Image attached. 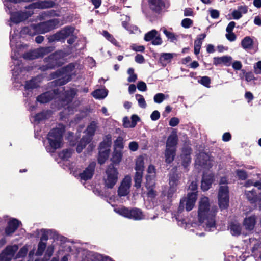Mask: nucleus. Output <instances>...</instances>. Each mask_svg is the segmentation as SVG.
Returning a JSON list of instances; mask_svg holds the SVG:
<instances>
[{
  "mask_svg": "<svg viewBox=\"0 0 261 261\" xmlns=\"http://www.w3.org/2000/svg\"><path fill=\"white\" fill-rule=\"evenodd\" d=\"M59 23V19L54 18L38 24H31L29 26L24 27L22 29L21 32L23 34L31 36L45 34L57 28Z\"/></svg>",
  "mask_w": 261,
  "mask_h": 261,
  "instance_id": "1",
  "label": "nucleus"
},
{
  "mask_svg": "<svg viewBox=\"0 0 261 261\" xmlns=\"http://www.w3.org/2000/svg\"><path fill=\"white\" fill-rule=\"evenodd\" d=\"M68 55L62 49L57 50L44 58L43 62L45 65L40 66L38 69L42 72H45L61 67L64 64V58Z\"/></svg>",
  "mask_w": 261,
  "mask_h": 261,
  "instance_id": "2",
  "label": "nucleus"
},
{
  "mask_svg": "<svg viewBox=\"0 0 261 261\" xmlns=\"http://www.w3.org/2000/svg\"><path fill=\"white\" fill-rule=\"evenodd\" d=\"M65 127L62 124H60L58 127L51 129L47 134V139L49 147L47 148L49 152H54L55 150L62 147V142Z\"/></svg>",
  "mask_w": 261,
  "mask_h": 261,
  "instance_id": "3",
  "label": "nucleus"
},
{
  "mask_svg": "<svg viewBox=\"0 0 261 261\" xmlns=\"http://www.w3.org/2000/svg\"><path fill=\"white\" fill-rule=\"evenodd\" d=\"M197 188L198 185L196 182L192 181L190 184L189 189L193 192L188 193L186 196L180 199L177 209L178 213H182L185 208L187 212H189L193 208L197 199Z\"/></svg>",
  "mask_w": 261,
  "mask_h": 261,
  "instance_id": "4",
  "label": "nucleus"
},
{
  "mask_svg": "<svg viewBox=\"0 0 261 261\" xmlns=\"http://www.w3.org/2000/svg\"><path fill=\"white\" fill-rule=\"evenodd\" d=\"M112 144V136L110 134L105 136L103 140L99 145L97 162L100 165H103L108 159L110 153V147Z\"/></svg>",
  "mask_w": 261,
  "mask_h": 261,
  "instance_id": "5",
  "label": "nucleus"
},
{
  "mask_svg": "<svg viewBox=\"0 0 261 261\" xmlns=\"http://www.w3.org/2000/svg\"><path fill=\"white\" fill-rule=\"evenodd\" d=\"M118 171L113 164H110L107 167L103 177L105 187L112 189L116 184L118 179Z\"/></svg>",
  "mask_w": 261,
  "mask_h": 261,
  "instance_id": "6",
  "label": "nucleus"
},
{
  "mask_svg": "<svg viewBox=\"0 0 261 261\" xmlns=\"http://www.w3.org/2000/svg\"><path fill=\"white\" fill-rule=\"evenodd\" d=\"M218 201L219 206L221 210L228 208L229 205V189L228 185L219 186Z\"/></svg>",
  "mask_w": 261,
  "mask_h": 261,
  "instance_id": "7",
  "label": "nucleus"
},
{
  "mask_svg": "<svg viewBox=\"0 0 261 261\" xmlns=\"http://www.w3.org/2000/svg\"><path fill=\"white\" fill-rule=\"evenodd\" d=\"M74 28L71 26H65L61 30L57 32L48 37V42L64 41L65 39L73 33Z\"/></svg>",
  "mask_w": 261,
  "mask_h": 261,
  "instance_id": "8",
  "label": "nucleus"
},
{
  "mask_svg": "<svg viewBox=\"0 0 261 261\" xmlns=\"http://www.w3.org/2000/svg\"><path fill=\"white\" fill-rule=\"evenodd\" d=\"M54 46L42 47L27 52L23 55V58L27 60H34L42 58L55 50Z\"/></svg>",
  "mask_w": 261,
  "mask_h": 261,
  "instance_id": "9",
  "label": "nucleus"
},
{
  "mask_svg": "<svg viewBox=\"0 0 261 261\" xmlns=\"http://www.w3.org/2000/svg\"><path fill=\"white\" fill-rule=\"evenodd\" d=\"M117 213L124 217L134 220H141L144 217L142 211L136 207L129 208L124 206L119 208Z\"/></svg>",
  "mask_w": 261,
  "mask_h": 261,
  "instance_id": "10",
  "label": "nucleus"
},
{
  "mask_svg": "<svg viewBox=\"0 0 261 261\" xmlns=\"http://www.w3.org/2000/svg\"><path fill=\"white\" fill-rule=\"evenodd\" d=\"M210 207L208 198L207 197L201 198L199 202L198 210V216L200 222L203 223L207 218V215L210 212Z\"/></svg>",
  "mask_w": 261,
  "mask_h": 261,
  "instance_id": "11",
  "label": "nucleus"
},
{
  "mask_svg": "<svg viewBox=\"0 0 261 261\" xmlns=\"http://www.w3.org/2000/svg\"><path fill=\"white\" fill-rule=\"evenodd\" d=\"M181 174L177 171H172L169 174V189L168 191L167 197L171 198L177 191V186L180 184Z\"/></svg>",
  "mask_w": 261,
  "mask_h": 261,
  "instance_id": "12",
  "label": "nucleus"
},
{
  "mask_svg": "<svg viewBox=\"0 0 261 261\" xmlns=\"http://www.w3.org/2000/svg\"><path fill=\"white\" fill-rule=\"evenodd\" d=\"M75 68V66L73 63H69L67 65L64 66L61 68L62 72L63 73L62 77L55 80L54 82L56 86H63L66 84L70 81L72 79L71 75L70 74Z\"/></svg>",
  "mask_w": 261,
  "mask_h": 261,
  "instance_id": "13",
  "label": "nucleus"
},
{
  "mask_svg": "<svg viewBox=\"0 0 261 261\" xmlns=\"http://www.w3.org/2000/svg\"><path fill=\"white\" fill-rule=\"evenodd\" d=\"M245 195L247 199L255 208L261 210V192L257 193L256 190L246 191Z\"/></svg>",
  "mask_w": 261,
  "mask_h": 261,
  "instance_id": "14",
  "label": "nucleus"
},
{
  "mask_svg": "<svg viewBox=\"0 0 261 261\" xmlns=\"http://www.w3.org/2000/svg\"><path fill=\"white\" fill-rule=\"evenodd\" d=\"M33 14V12L29 11L14 12L11 14L10 20L12 22L18 24L27 20Z\"/></svg>",
  "mask_w": 261,
  "mask_h": 261,
  "instance_id": "15",
  "label": "nucleus"
},
{
  "mask_svg": "<svg viewBox=\"0 0 261 261\" xmlns=\"http://www.w3.org/2000/svg\"><path fill=\"white\" fill-rule=\"evenodd\" d=\"M144 39L147 42L151 41V44L153 45H160L163 43L160 35L158 34V32L155 29L146 33L144 35Z\"/></svg>",
  "mask_w": 261,
  "mask_h": 261,
  "instance_id": "16",
  "label": "nucleus"
},
{
  "mask_svg": "<svg viewBox=\"0 0 261 261\" xmlns=\"http://www.w3.org/2000/svg\"><path fill=\"white\" fill-rule=\"evenodd\" d=\"M215 178L214 173H203L201 181V189L203 191H208L215 181Z\"/></svg>",
  "mask_w": 261,
  "mask_h": 261,
  "instance_id": "17",
  "label": "nucleus"
},
{
  "mask_svg": "<svg viewBox=\"0 0 261 261\" xmlns=\"http://www.w3.org/2000/svg\"><path fill=\"white\" fill-rule=\"evenodd\" d=\"M55 6V3L53 1H41L33 3L25 7V9H47L53 8Z\"/></svg>",
  "mask_w": 261,
  "mask_h": 261,
  "instance_id": "18",
  "label": "nucleus"
},
{
  "mask_svg": "<svg viewBox=\"0 0 261 261\" xmlns=\"http://www.w3.org/2000/svg\"><path fill=\"white\" fill-rule=\"evenodd\" d=\"M192 152V149L190 146L189 145H184L181 150L180 157L182 162V165L185 168H187L191 163V154Z\"/></svg>",
  "mask_w": 261,
  "mask_h": 261,
  "instance_id": "19",
  "label": "nucleus"
},
{
  "mask_svg": "<svg viewBox=\"0 0 261 261\" xmlns=\"http://www.w3.org/2000/svg\"><path fill=\"white\" fill-rule=\"evenodd\" d=\"M96 165V164L95 162H91L83 172L79 174V176L81 179L85 181L91 179L94 174Z\"/></svg>",
  "mask_w": 261,
  "mask_h": 261,
  "instance_id": "20",
  "label": "nucleus"
},
{
  "mask_svg": "<svg viewBox=\"0 0 261 261\" xmlns=\"http://www.w3.org/2000/svg\"><path fill=\"white\" fill-rule=\"evenodd\" d=\"M21 223L16 218H12L7 223V226L5 229V233L7 236H11L19 228Z\"/></svg>",
  "mask_w": 261,
  "mask_h": 261,
  "instance_id": "21",
  "label": "nucleus"
},
{
  "mask_svg": "<svg viewBox=\"0 0 261 261\" xmlns=\"http://www.w3.org/2000/svg\"><path fill=\"white\" fill-rule=\"evenodd\" d=\"M148 3L150 9L156 13H160L165 6L163 0H148Z\"/></svg>",
  "mask_w": 261,
  "mask_h": 261,
  "instance_id": "22",
  "label": "nucleus"
},
{
  "mask_svg": "<svg viewBox=\"0 0 261 261\" xmlns=\"http://www.w3.org/2000/svg\"><path fill=\"white\" fill-rule=\"evenodd\" d=\"M232 58L231 56H224L221 57H215L213 58V64L215 66L223 64L229 66L231 64Z\"/></svg>",
  "mask_w": 261,
  "mask_h": 261,
  "instance_id": "23",
  "label": "nucleus"
},
{
  "mask_svg": "<svg viewBox=\"0 0 261 261\" xmlns=\"http://www.w3.org/2000/svg\"><path fill=\"white\" fill-rule=\"evenodd\" d=\"M256 222L255 216L252 215L249 217H246L244 219L243 224L247 230L251 231L254 228Z\"/></svg>",
  "mask_w": 261,
  "mask_h": 261,
  "instance_id": "24",
  "label": "nucleus"
},
{
  "mask_svg": "<svg viewBox=\"0 0 261 261\" xmlns=\"http://www.w3.org/2000/svg\"><path fill=\"white\" fill-rule=\"evenodd\" d=\"M178 136L176 133H172L167 138L166 142V148H176L178 144Z\"/></svg>",
  "mask_w": 261,
  "mask_h": 261,
  "instance_id": "25",
  "label": "nucleus"
},
{
  "mask_svg": "<svg viewBox=\"0 0 261 261\" xmlns=\"http://www.w3.org/2000/svg\"><path fill=\"white\" fill-rule=\"evenodd\" d=\"M176 148H166L165 150V162L168 164L172 163L176 156Z\"/></svg>",
  "mask_w": 261,
  "mask_h": 261,
  "instance_id": "26",
  "label": "nucleus"
},
{
  "mask_svg": "<svg viewBox=\"0 0 261 261\" xmlns=\"http://www.w3.org/2000/svg\"><path fill=\"white\" fill-rule=\"evenodd\" d=\"M129 187L130 181L123 180L118 188V195L120 197L126 196L129 192Z\"/></svg>",
  "mask_w": 261,
  "mask_h": 261,
  "instance_id": "27",
  "label": "nucleus"
},
{
  "mask_svg": "<svg viewBox=\"0 0 261 261\" xmlns=\"http://www.w3.org/2000/svg\"><path fill=\"white\" fill-rule=\"evenodd\" d=\"M231 234L233 236H239L241 234L242 226L239 223L231 222L228 226Z\"/></svg>",
  "mask_w": 261,
  "mask_h": 261,
  "instance_id": "28",
  "label": "nucleus"
},
{
  "mask_svg": "<svg viewBox=\"0 0 261 261\" xmlns=\"http://www.w3.org/2000/svg\"><path fill=\"white\" fill-rule=\"evenodd\" d=\"M76 94V91L74 88H71L69 90H67L65 92L64 97L62 98V101L64 102H66V104L70 103L72 102Z\"/></svg>",
  "mask_w": 261,
  "mask_h": 261,
  "instance_id": "29",
  "label": "nucleus"
},
{
  "mask_svg": "<svg viewBox=\"0 0 261 261\" xmlns=\"http://www.w3.org/2000/svg\"><path fill=\"white\" fill-rule=\"evenodd\" d=\"M53 94L50 92H46L37 97V100L41 103H46L53 98Z\"/></svg>",
  "mask_w": 261,
  "mask_h": 261,
  "instance_id": "30",
  "label": "nucleus"
},
{
  "mask_svg": "<svg viewBox=\"0 0 261 261\" xmlns=\"http://www.w3.org/2000/svg\"><path fill=\"white\" fill-rule=\"evenodd\" d=\"M174 54L172 53H162L159 58L160 63L164 66L167 65L168 63L171 62L173 58Z\"/></svg>",
  "mask_w": 261,
  "mask_h": 261,
  "instance_id": "31",
  "label": "nucleus"
},
{
  "mask_svg": "<svg viewBox=\"0 0 261 261\" xmlns=\"http://www.w3.org/2000/svg\"><path fill=\"white\" fill-rule=\"evenodd\" d=\"M18 247L17 245H9L7 246L2 252L6 255L7 256L8 255L13 256L18 250Z\"/></svg>",
  "mask_w": 261,
  "mask_h": 261,
  "instance_id": "32",
  "label": "nucleus"
},
{
  "mask_svg": "<svg viewBox=\"0 0 261 261\" xmlns=\"http://www.w3.org/2000/svg\"><path fill=\"white\" fill-rule=\"evenodd\" d=\"M241 43L244 49H251L253 45V40L250 36H246L242 40Z\"/></svg>",
  "mask_w": 261,
  "mask_h": 261,
  "instance_id": "33",
  "label": "nucleus"
},
{
  "mask_svg": "<svg viewBox=\"0 0 261 261\" xmlns=\"http://www.w3.org/2000/svg\"><path fill=\"white\" fill-rule=\"evenodd\" d=\"M73 150L71 148L63 149L58 153L59 157L62 160L67 161L72 155Z\"/></svg>",
  "mask_w": 261,
  "mask_h": 261,
  "instance_id": "34",
  "label": "nucleus"
},
{
  "mask_svg": "<svg viewBox=\"0 0 261 261\" xmlns=\"http://www.w3.org/2000/svg\"><path fill=\"white\" fill-rule=\"evenodd\" d=\"M122 156L123 154L121 150L115 149L113 153L112 158L111 159V160L113 162L112 164H119V163L121 161Z\"/></svg>",
  "mask_w": 261,
  "mask_h": 261,
  "instance_id": "35",
  "label": "nucleus"
},
{
  "mask_svg": "<svg viewBox=\"0 0 261 261\" xmlns=\"http://www.w3.org/2000/svg\"><path fill=\"white\" fill-rule=\"evenodd\" d=\"M142 171H136L135 175L134 177V186L137 188L139 189L141 187V183L143 177Z\"/></svg>",
  "mask_w": 261,
  "mask_h": 261,
  "instance_id": "36",
  "label": "nucleus"
},
{
  "mask_svg": "<svg viewBox=\"0 0 261 261\" xmlns=\"http://www.w3.org/2000/svg\"><path fill=\"white\" fill-rule=\"evenodd\" d=\"M239 76L241 79L245 77V80L248 82L256 80L251 71L246 72L244 69L241 70V73H240Z\"/></svg>",
  "mask_w": 261,
  "mask_h": 261,
  "instance_id": "37",
  "label": "nucleus"
},
{
  "mask_svg": "<svg viewBox=\"0 0 261 261\" xmlns=\"http://www.w3.org/2000/svg\"><path fill=\"white\" fill-rule=\"evenodd\" d=\"M92 96L96 99H103L107 95V92L105 90L96 89L92 93Z\"/></svg>",
  "mask_w": 261,
  "mask_h": 261,
  "instance_id": "38",
  "label": "nucleus"
},
{
  "mask_svg": "<svg viewBox=\"0 0 261 261\" xmlns=\"http://www.w3.org/2000/svg\"><path fill=\"white\" fill-rule=\"evenodd\" d=\"M135 169L136 171L143 172L144 169V159L142 156H140L137 158L136 161Z\"/></svg>",
  "mask_w": 261,
  "mask_h": 261,
  "instance_id": "39",
  "label": "nucleus"
},
{
  "mask_svg": "<svg viewBox=\"0 0 261 261\" xmlns=\"http://www.w3.org/2000/svg\"><path fill=\"white\" fill-rule=\"evenodd\" d=\"M146 188L147 189V197L151 198H154L156 196V192L154 190V184L149 185L148 184H146Z\"/></svg>",
  "mask_w": 261,
  "mask_h": 261,
  "instance_id": "40",
  "label": "nucleus"
},
{
  "mask_svg": "<svg viewBox=\"0 0 261 261\" xmlns=\"http://www.w3.org/2000/svg\"><path fill=\"white\" fill-rule=\"evenodd\" d=\"M96 128V123L94 121H92L87 127V134L93 137L95 135Z\"/></svg>",
  "mask_w": 261,
  "mask_h": 261,
  "instance_id": "41",
  "label": "nucleus"
},
{
  "mask_svg": "<svg viewBox=\"0 0 261 261\" xmlns=\"http://www.w3.org/2000/svg\"><path fill=\"white\" fill-rule=\"evenodd\" d=\"M46 247V243L40 241L38 244V248L36 253V255L41 256L43 254Z\"/></svg>",
  "mask_w": 261,
  "mask_h": 261,
  "instance_id": "42",
  "label": "nucleus"
},
{
  "mask_svg": "<svg viewBox=\"0 0 261 261\" xmlns=\"http://www.w3.org/2000/svg\"><path fill=\"white\" fill-rule=\"evenodd\" d=\"M135 96L138 100L139 106L142 108H145L146 107V103L143 95L136 94Z\"/></svg>",
  "mask_w": 261,
  "mask_h": 261,
  "instance_id": "43",
  "label": "nucleus"
},
{
  "mask_svg": "<svg viewBox=\"0 0 261 261\" xmlns=\"http://www.w3.org/2000/svg\"><path fill=\"white\" fill-rule=\"evenodd\" d=\"M236 173L238 178L240 180H244L248 177L247 172L244 170L238 169L236 170Z\"/></svg>",
  "mask_w": 261,
  "mask_h": 261,
  "instance_id": "44",
  "label": "nucleus"
},
{
  "mask_svg": "<svg viewBox=\"0 0 261 261\" xmlns=\"http://www.w3.org/2000/svg\"><path fill=\"white\" fill-rule=\"evenodd\" d=\"M198 82L207 88L210 87L211 79L208 76H202Z\"/></svg>",
  "mask_w": 261,
  "mask_h": 261,
  "instance_id": "45",
  "label": "nucleus"
},
{
  "mask_svg": "<svg viewBox=\"0 0 261 261\" xmlns=\"http://www.w3.org/2000/svg\"><path fill=\"white\" fill-rule=\"evenodd\" d=\"M115 149L119 148L121 150L124 148L123 139L121 137H118L114 142Z\"/></svg>",
  "mask_w": 261,
  "mask_h": 261,
  "instance_id": "46",
  "label": "nucleus"
},
{
  "mask_svg": "<svg viewBox=\"0 0 261 261\" xmlns=\"http://www.w3.org/2000/svg\"><path fill=\"white\" fill-rule=\"evenodd\" d=\"M47 115L45 113L41 112L36 114L34 116V119L36 121L40 122V121L46 119Z\"/></svg>",
  "mask_w": 261,
  "mask_h": 261,
  "instance_id": "47",
  "label": "nucleus"
},
{
  "mask_svg": "<svg viewBox=\"0 0 261 261\" xmlns=\"http://www.w3.org/2000/svg\"><path fill=\"white\" fill-rule=\"evenodd\" d=\"M193 23V21L190 18H184L181 22V26L184 28H189Z\"/></svg>",
  "mask_w": 261,
  "mask_h": 261,
  "instance_id": "48",
  "label": "nucleus"
},
{
  "mask_svg": "<svg viewBox=\"0 0 261 261\" xmlns=\"http://www.w3.org/2000/svg\"><path fill=\"white\" fill-rule=\"evenodd\" d=\"M63 73L62 72L61 69L56 70L55 72H52L50 74L51 79H59L63 77Z\"/></svg>",
  "mask_w": 261,
  "mask_h": 261,
  "instance_id": "49",
  "label": "nucleus"
},
{
  "mask_svg": "<svg viewBox=\"0 0 261 261\" xmlns=\"http://www.w3.org/2000/svg\"><path fill=\"white\" fill-rule=\"evenodd\" d=\"M164 34L169 39H170L171 42H173L174 40H177L176 35L174 33L168 31L167 29H164L163 31Z\"/></svg>",
  "mask_w": 261,
  "mask_h": 261,
  "instance_id": "50",
  "label": "nucleus"
},
{
  "mask_svg": "<svg viewBox=\"0 0 261 261\" xmlns=\"http://www.w3.org/2000/svg\"><path fill=\"white\" fill-rule=\"evenodd\" d=\"M153 99L155 102L161 103L165 99V96L163 93H157L154 95Z\"/></svg>",
  "mask_w": 261,
  "mask_h": 261,
  "instance_id": "51",
  "label": "nucleus"
},
{
  "mask_svg": "<svg viewBox=\"0 0 261 261\" xmlns=\"http://www.w3.org/2000/svg\"><path fill=\"white\" fill-rule=\"evenodd\" d=\"M28 248L25 246L22 247L16 255V258H20L25 257L28 253Z\"/></svg>",
  "mask_w": 261,
  "mask_h": 261,
  "instance_id": "52",
  "label": "nucleus"
},
{
  "mask_svg": "<svg viewBox=\"0 0 261 261\" xmlns=\"http://www.w3.org/2000/svg\"><path fill=\"white\" fill-rule=\"evenodd\" d=\"M207 220L206 223V226L208 228L215 227L216 222L214 216H212L210 219L208 218V215H207V218L205 220Z\"/></svg>",
  "mask_w": 261,
  "mask_h": 261,
  "instance_id": "53",
  "label": "nucleus"
},
{
  "mask_svg": "<svg viewBox=\"0 0 261 261\" xmlns=\"http://www.w3.org/2000/svg\"><path fill=\"white\" fill-rule=\"evenodd\" d=\"M36 88V84L33 80L26 81L24 88L27 90L33 89Z\"/></svg>",
  "mask_w": 261,
  "mask_h": 261,
  "instance_id": "54",
  "label": "nucleus"
},
{
  "mask_svg": "<svg viewBox=\"0 0 261 261\" xmlns=\"http://www.w3.org/2000/svg\"><path fill=\"white\" fill-rule=\"evenodd\" d=\"M131 120L130 128H134L136 126L137 122L140 120V118L138 115L134 114L131 116Z\"/></svg>",
  "mask_w": 261,
  "mask_h": 261,
  "instance_id": "55",
  "label": "nucleus"
},
{
  "mask_svg": "<svg viewBox=\"0 0 261 261\" xmlns=\"http://www.w3.org/2000/svg\"><path fill=\"white\" fill-rule=\"evenodd\" d=\"M87 145V144H84V142L82 141V140L81 139L76 146V152L79 153H81L83 149L85 148Z\"/></svg>",
  "mask_w": 261,
  "mask_h": 261,
  "instance_id": "56",
  "label": "nucleus"
},
{
  "mask_svg": "<svg viewBox=\"0 0 261 261\" xmlns=\"http://www.w3.org/2000/svg\"><path fill=\"white\" fill-rule=\"evenodd\" d=\"M41 232L42 233L40 237V241H47L48 239V230L44 229H41Z\"/></svg>",
  "mask_w": 261,
  "mask_h": 261,
  "instance_id": "57",
  "label": "nucleus"
},
{
  "mask_svg": "<svg viewBox=\"0 0 261 261\" xmlns=\"http://www.w3.org/2000/svg\"><path fill=\"white\" fill-rule=\"evenodd\" d=\"M232 68L235 70H242V64L240 61H235L232 64Z\"/></svg>",
  "mask_w": 261,
  "mask_h": 261,
  "instance_id": "58",
  "label": "nucleus"
},
{
  "mask_svg": "<svg viewBox=\"0 0 261 261\" xmlns=\"http://www.w3.org/2000/svg\"><path fill=\"white\" fill-rule=\"evenodd\" d=\"M137 88L139 91H145L147 90V86L145 82L140 81L137 84Z\"/></svg>",
  "mask_w": 261,
  "mask_h": 261,
  "instance_id": "59",
  "label": "nucleus"
},
{
  "mask_svg": "<svg viewBox=\"0 0 261 261\" xmlns=\"http://www.w3.org/2000/svg\"><path fill=\"white\" fill-rule=\"evenodd\" d=\"M179 119L177 117H172L169 121V124L172 127H175L179 123Z\"/></svg>",
  "mask_w": 261,
  "mask_h": 261,
  "instance_id": "60",
  "label": "nucleus"
},
{
  "mask_svg": "<svg viewBox=\"0 0 261 261\" xmlns=\"http://www.w3.org/2000/svg\"><path fill=\"white\" fill-rule=\"evenodd\" d=\"M160 118V113L158 110L153 111L150 115V118L152 121H156Z\"/></svg>",
  "mask_w": 261,
  "mask_h": 261,
  "instance_id": "61",
  "label": "nucleus"
},
{
  "mask_svg": "<svg viewBox=\"0 0 261 261\" xmlns=\"http://www.w3.org/2000/svg\"><path fill=\"white\" fill-rule=\"evenodd\" d=\"M129 149L132 151H136L138 149V144L137 142L132 141L129 143Z\"/></svg>",
  "mask_w": 261,
  "mask_h": 261,
  "instance_id": "62",
  "label": "nucleus"
},
{
  "mask_svg": "<svg viewBox=\"0 0 261 261\" xmlns=\"http://www.w3.org/2000/svg\"><path fill=\"white\" fill-rule=\"evenodd\" d=\"M92 138L93 137L86 134L85 135L83 136L81 139L84 142V144H88L91 142Z\"/></svg>",
  "mask_w": 261,
  "mask_h": 261,
  "instance_id": "63",
  "label": "nucleus"
},
{
  "mask_svg": "<svg viewBox=\"0 0 261 261\" xmlns=\"http://www.w3.org/2000/svg\"><path fill=\"white\" fill-rule=\"evenodd\" d=\"M254 72L256 74H261V61L257 62L254 66Z\"/></svg>",
  "mask_w": 261,
  "mask_h": 261,
  "instance_id": "64",
  "label": "nucleus"
}]
</instances>
